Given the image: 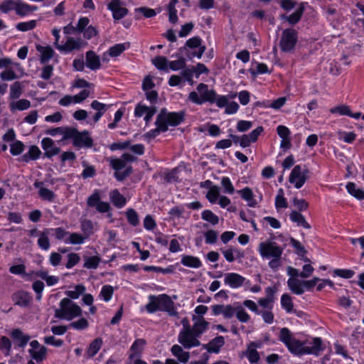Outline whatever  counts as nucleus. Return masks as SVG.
<instances>
[{
	"instance_id": "nucleus-1",
	"label": "nucleus",
	"mask_w": 364,
	"mask_h": 364,
	"mask_svg": "<svg viewBox=\"0 0 364 364\" xmlns=\"http://www.w3.org/2000/svg\"><path fill=\"white\" fill-rule=\"evenodd\" d=\"M279 339L285 345L291 354L296 356L304 355H318L323 350L322 341L320 338H307L301 341L287 328L280 329Z\"/></svg>"
},
{
	"instance_id": "nucleus-2",
	"label": "nucleus",
	"mask_w": 364,
	"mask_h": 364,
	"mask_svg": "<svg viewBox=\"0 0 364 364\" xmlns=\"http://www.w3.org/2000/svg\"><path fill=\"white\" fill-rule=\"evenodd\" d=\"M258 252L262 259H269L268 266L276 272L282 266L283 249L275 242L267 240L259 244Z\"/></svg>"
},
{
	"instance_id": "nucleus-3",
	"label": "nucleus",
	"mask_w": 364,
	"mask_h": 364,
	"mask_svg": "<svg viewBox=\"0 0 364 364\" xmlns=\"http://www.w3.org/2000/svg\"><path fill=\"white\" fill-rule=\"evenodd\" d=\"M0 68H4L0 73L3 81H12L24 76L25 71L19 63L14 62L9 57L0 58Z\"/></svg>"
},
{
	"instance_id": "nucleus-4",
	"label": "nucleus",
	"mask_w": 364,
	"mask_h": 364,
	"mask_svg": "<svg viewBox=\"0 0 364 364\" xmlns=\"http://www.w3.org/2000/svg\"><path fill=\"white\" fill-rule=\"evenodd\" d=\"M149 299V301L146 305V309L149 313L153 314L157 311H163L168 312L171 316L177 315L174 309V304L168 295L150 296Z\"/></svg>"
},
{
	"instance_id": "nucleus-5",
	"label": "nucleus",
	"mask_w": 364,
	"mask_h": 364,
	"mask_svg": "<svg viewBox=\"0 0 364 364\" xmlns=\"http://www.w3.org/2000/svg\"><path fill=\"white\" fill-rule=\"evenodd\" d=\"M82 309L77 304L71 301L69 298L63 299L59 304V307L55 311V317L72 321L80 317L82 315Z\"/></svg>"
},
{
	"instance_id": "nucleus-6",
	"label": "nucleus",
	"mask_w": 364,
	"mask_h": 364,
	"mask_svg": "<svg viewBox=\"0 0 364 364\" xmlns=\"http://www.w3.org/2000/svg\"><path fill=\"white\" fill-rule=\"evenodd\" d=\"M55 238L65 245H82L85 242V237L80 233L66 231L62 228H51Z\"/></svg>"
},
{
	"instance_id": "nucleus-7",
	"label": "nucleus",
	"mask_w": 364,
	"mask_h": 364,
	"mask_svg": "<svg viewBox=\"0 0 364 364\" xmlns=\"http://www.w3.org/2000/svg\"><path fill=\"white\" fill-rule=\"evenodd\" d=\"M182 323L183 327L178 336V343L188 349L199 346L198 336L191 329L188 321L184 318L182 321Z\"/></svg>"
},
{
	"instance_id": "nucleus-8",
	"label": "nucleus",
	"mask_w": 364,
	"mask_h": 364,
	"mask_svg": "<svg viewBox=\"0 0 364 364\" xmlns=\"http://www.w3.org/2000/svg\"><path fill=\"white\" fill-rule=\"evenodd\" d=\"M215 91L209 89L204 83H200L196 87V91L191 92L188 95V100L196 105H203L205 102H210L214 100Z\"/></svg>"
},
{
	"instance_id": "nucleus-9",
	"label": "nucleus",
	"mask_w": 364,
	"mask_h": 364,
	"mask_svg": "<svg viewBox=\"0 0 364 364\" xmlns=\"http://www.w3.org/2000/svg\"><path fill=\"white\" fill-rule=\"evenodd\" d=\"M134 160V156L130 154H124L120 159H110V165L115 170V177L122 181L128 176L131 169L126 168V163Z\"/></svg>"
},
{
	"instance_id": "nucleus-10",
	"label": "nucleus",
	"mask_w": 364,
	"mask_h": 364,
	"mask_svg": "<svg viewBox=\"0 0 364 364\" xmlns=\"http://www.w3.org/2000/svg\"><path fill=\"white\" fill-rule=\"evenodd\" d=\"M309 170L301 165L295 166L289 176V182L296 189L301 188L309 178Z\"/></svg>"
},
{
	"instance_id": "nucleus-11",
	"label": "nucleus",
	"mask_w": 364,
	"mask_h": 364,
	"mask_svg": "<svg viewBox=\"0 0 364 364\" xmlns=\"http://www.w3.org/2000/svg\"><path fill=\"white\" fill-rule=\"evenodd\" d=\"M296 43V31L292 28L284 30L279 43L282 50L286 53L292 51L294 49Z\"/></svg>"
},
{
	"instance_id": "nucleus-12",
	"label": "nucleus",
	"mask_w": 364,
	"mask_h": 364,
	"mask_svg": "<svg viewBox=\"0 0 364 364\" xmlns=\"http://www.w3.org/2000/svg\"><path fill=\"white\" fill-rule=\"evenodd\" d=\"M129 48L130 43L129 42L114 44L102 53L101 56L102 61L108 63L111 59L114 60Z\"/></svg>"
},
{
	"instance_id": "nucleus-13",
	"label": "nucleus",
	"mask_w": 364,
	"mask_h": 364,
	"mask_svg": "<svg viewBox=\"0 0 364 364\" xmlns=\"http://www.w3.org/2000/svg\"><path fill=\"white\" fill-rule=\"evenodd\" d=\"M224 284L231 289H235L245 285H249L250 281L238 273L229 272L224 274Z\"/></svg>"
},
{
	"instance_id": "nucleus-14",
	"label": "nucleus",
	"mask_w": 364,
	"mask_h": 364,
	"mask_svg": "<svg viewBox=\"0 0 364 364\" xmlns=\"http://www.w3.org/2000/svg\"><path fill=\"white\" fill-rule=\"evenodd\" d=\"M186 46L190 49L188 55L190 58H200L205 50V46L201 44V39L198 37H193L188 39Z\"/></svg>"
},
{
	"instance_id": "nucleus-15",
	"label": "nucleus",
	"mask_w": 364,
	"mask_h": 364,
	"mask_svg": "<svg viewBox=\"0 0 364 364\" xmlns=\"http://www.w3.org/2000/svg\"><path fill=\"white\" fill-rule=\"evenodd\" d=\"M26 280H33L38 277L43 279L46 284L48 287L54 286L59 282V278L54 275H48V272L46 270H38V271H32L29 272V274H26L24 275Z\"/></svg>"
},
{
	"instance_id": "nucleus-16",
	"label": "nucleus",
	"mask_w": 364,
	"mask_h": 364,
	"mask_svg": "<svg viewBox=\"0 0 364 364\" xmlns=\"http://www.w3.org/2000/svg\"><path fill=\"white\" fill-rule=\"evenodd\" d=\"M90 96V91L83 90L75 95H65L58 101V104L63 107H68L72 105L80 104Z\"/></svg>"
},
{
	"instance_id": "nucleus-17",
	"label": "nucleus",
	"mask_w": 364,
	"mask_h": 364,
	"mask_svg": "<svg viewBox=\"0 0 364 364\" xmlns=\"http://www.w3.org/2000/svg\"><path fill=\"white\" fill-rule=\"evenodd\" d=\"M157 118L166 127V130L168 126H176L181 123L183 120V115L180 113L176 112H168L167 113L164 110H162L158 115Z\"/></svg>"
},
{
	"instance_id": "nucleus-18",
	"label": "nucleus",
	"mask_w": 364,
	"mask_h": 364,
	"mask_svg": "<svg viewBox=\"0 0 364 364\" xmlns=\"http://www.w3.org/2000/svg\"><path fill=\"white\" fill-rule=\"evenodd\" d=\"M30 346L31 348L28 350V353L33 360L40 363L46 358L47 348L41 346L38 341H32L30 343Z\"/></svg>"
},
{
	"instance_id": "nucleus-19",
	"label": "nucleus",
	"mask_w": 364,
	"mask_h": 364,
	"mask_svg": "<svg viewBox=\"0 0 364 364\" xmlns=\"http://www.w3.org/2000/svg\"><path fill=\"white\" fill-rule=\"evenodd\" d=\"M263 132V127L259 126L255 129H253L250 134L241 135V139L239 145L242 148H246L250 146L251 144L255 143L257 141L259 136L262 134Z\"/></svg>"
},
{
	"instance_id": "nucleus-20",
	"label": "nucleus",
	"mask_w": 364,
	"mask_h": 364,
	"mask_svg": "<svg viewBox=\"0 0 364 364\" xmlns=\"http://www.w3.org/2000/svg\"><path fill=\"white\" fill-rule=\"evenodd\" d=\"M83 42L80 38L69 37L63 44L58 46V50L63 53H69L75 50H78L82 47Z\"/></svg>"
},
{
	"instance_id": "nucleus-21",
	"label": "nucleus",
	"mask_w": 364,
	"mask_h": 364,
	"mask_svg": "<svg viewBox=\"0 0 364 364\" xmlns=\"http://www.w3.org/2000/svg\"><path fill=\"white\" fill-rule=\"evenodd\" d=\"M156 113V109L153 107H148L139 104L134 109V115L136 117H144L146 124H148Z\"/></svg>"
},
{
	"instance_id": "nucleus-22",
	"label": "nucleus",
	"mask_w": 364,
	"mask_h": 364,
	"mask_svg": "<svg viewBox=\"0 0 364 364\" xmlns=\"http://www.w3.org/2000/svg\"><path fill=\"white\" fill-rule=\"evenodd\" d=\"M35 188L38 190V196L43 200L53 202L55 198L54 192L45 186L42 181H36L33 184Z\"/></svg>"
},
{
	"instance_id": "nucleus-23",
	"label": "nucleus",
	"mask_w": 364,
	"mask_h": 364,
	"mask_svg": "<svg viewBox=\"0 0 364 364\" xmlns=\"http://www.w3.org/2000/svg\"><path fill=\"white\" fill-rule=\"evenodd\" d=\"M73 146L76 147H90L92 144V140L86 132H79L77 130L75 132L73 141Z\"/></svg>"
},
{
	"instance_id": "nucleus-24",
	"label": "nucleus",
	"mask_w": 364,
	"mask_h": 364,
	"mask_svg": "<svg viewBox=\"0 0 364 364\" xmlns=\"http://www.w3.org/2000/svg\"><path fill=\"white\" fill-rule=\"evenodd\" d=\"M41 146L48 158H51L60 152V149L55 146L53 140L48 137L41 140Z\"/></svg>"
},
{
	"instance_id": "nucleus-25",
	"label": "nucleus",
	"mask_w": 364,
	"mask_h": 364,
	"mask_svg": "<svg viewBox=\"0 0 364 364\" xmlns=\"http://www.w3.org/2000/svg\"><path fill=\"white\" fill-rule=\"evenodd\" d=\"M192 320L193 321V324L191 330L198 337L208 330L209 323L203 317H196V316L193 315Z\"/></svg>"
},
{
	"instance_id": "nucleus-26",
	"label": "nucleus",
	"mask_w": 364,
	"mask_h": 364,
	"mask_svg": "<svg viewBox=\"0 0 364 364\" xmlns=\"http://www.w3.org/2000/svg\"><path fill=\"white\" fill-rule=\"evenodd\" d=\"M50 235H53L51 228H46L38 232L37 243L41 250L47 251L50 249V243L49 237Z\"/></svg>"
},
{
	"instance_id": "nucleus-27",
	"label": "nucleus",
	"mask_w": 364,
	"mask_h": 364,
	"mask_svg": "<svg viewBox=\"0 0 364 364\" xmlns=\"http://www.w3.org/2000/svg\"><path fill=\"white\" fill-rule=\"evenodd\" d=\"M224 344V338L222 336H219L213 338L208 343L203 345L202 348L210 353H218Z\"/></svg>"
},
{
	"instance_id": "nucleus-28",
	"label": "nucleus",
	"mask_w": 364,
	"mask_h": 364,
	"mask_svg": "<svg viewBox=\"0 0 364 364\" xmlns=\"http://www.w3.org/2000/svg\"><path fill=\"white\" fill-rule=\"evenodd\" d=\"M237 193L249 207L255 208L258 205V201L255 198V194L250 188L245 187L237 191Z\"/></svg>"
},
{
	"instance_id": "nucleus-29",
	"label": "nucleus",
	"mask_w": 364,
	"mask_h": 364,
	"mask_svg": "<svg viewBox=\"0 0 364 364\" xmlns=\"http://www.w3.org/2000/svg\"><path fill=\"white\" fill-rule=\"evenodd\" d=\"M11 336L15 344L20 348H24L30 341V336L25 334L18 328L14 329L11 332Z\"/></svg>"
},
{
	"instance_id": "nucleus-30",
	"label": "nucleus",
	"mask_w": 364,
	"mask_h": 364,
	"mask_svg": "<svg viewBox=\"0 0 364 364\" xmlns=\"http://www.w3.org/2000/svg\"><path fill=\"white\" fill-rule=\"evenodd\" d=\"M38 10V6L30 5L21 0H17L16 6V14L20 16H26L31 13Z\"/></svg>"
},
{
	"instance_id": "nucleus-31",
	"label": "nucleus",
	"mask_w": 364,
	"mask_h": 364,
	"mask_svg": "<svg viewBox=\"0 0 364 364\" xmlns=\"http://www.w3.org/2000/svg\"><path fill=\"white\" fill-rule=\"evenodd\" d=\"M259 346L256 343H251L247 348L245 352H244V355L247 358L248 361L251 364H258L259 360V355L257 350V348H259Z\"/></svg>"
},
{
	"instance_id": "nucleus-32",
	"label": "nucleus",
	"mask_w": 364,
	"mask_h": 364,
	"mask_svg": "<svg viewBox=\"0 0 364 364\" xmlns=\"http://www.w3.org/2000/svg\"><path fill=\"white\" fill-rule=\"evenodd\" d=\"M86 66L92 70H99L101 67L100 57L92 50L86 53Z\"/></svg>"
},
{
	"instance_id": "nucleus-33",
	"label": "nucleus",
	"mask_w": 364,
	"mask_h": 364,
	"mask_svg": "<svg viewBox=\"0 0 364 364\" xmlns=\"http://www.w3.org/2000/svg\"><path fill=\"white\" fill-rule=\"evenodd\" d=\"M287 285L291 291L296 295H301L305 291L304 282L297 278H289Z\"/></svg>"
},
{
	"instance_id": "nucleus-34",
	"label": "nucleus",
	"mask_w": 364,
	"mask_h": 364,
	"mask_svg": "<svg viewBox=\"0 0 364 364\" xmlns=\"http://www.w3.org/2000/svg\"><path fill=\"white\" fill-rule=\"evenodd\" d=\"M221 252L225 259L228 262H232L237 259H241L244 257L243 252L238 248L230 247L226 250H221Z\"/></svg>"
},
{
	"instance_id": "nucleus-35",
	"label": "nucleus",
	"mask_w": 364,
	"mask_h": 364,
	"mask_svg": "<svg viewBox=\"0 0 364 364\" xmlns=\"http://www.w3.org/2000/svg\"><path fill=\"white\" fill-rule=\"evenodd\" d=\"M146 345L144 339H137L132 345L130 348L129 360H134L139 358L143 351L144 347Z\"/></svg>"
},
{
	"instance_id": "nucleus-36",
	"label": "nucleus",
	"mask_w": 364,
	"mask_h": 364,
	"mask_svg": "<svg viewBox=\"0 0 364 364\" xmlns=\"http://www.w3.org/2000/svg\"><path fill=\"white\" fill-rule=\"evenodd\" d=\"M36 50L40 53V59L42 63H46L52 58L54 50L50 46L37 45Z\"/></svg>"
},
{
	"instance_id": "nucleus-37",
	"label": "nucleus",
	"mask_w": 364,
	"mask_h": 364,
	"mask_svg": "<svg viewBox=\"0 0 364 364\" xmlns=\"http://www.w3.org/2000/svg\"><path fill=\"white\" fill-rule=\"evenodd\" d=\"M173 355L176 357L181 363H186L188 361L190 355L189 353L183 350L182 347L178 345H173L171 349Z\"/></svg>"
},
{
	"instance_id": "nucleus-38",
	"label": "nucleus",
	"mask_w": 364,
	"mask_h": 364,
	"mask_svg": "<svg viewBox=\"0 0 364 364\" xmlns=\"http://www.w3.org/2000/svg\"><path fill=\"white\" fill-rule=\"evenodd\" d=\"M109 198L112 203L119 208H121L126 205V198L117 189L110 192Z\"/></svg>"
},
{
	"instance_id": "nucleus-39",
	"label": "nucleus",
	"mask_w": 364,
	"mask_h": 364,
	"mask_svg": "<svg viewBox=\"0 0 364 364\" xmlns=\"http://www.w3.org/2000/svg\"><path fill=\"white\" fill-rule=\"evenodd\" d=\"M181 262L183 266L191 268H199L202 265L199 258L191 255H183Z\"/></svg>"
},
{
	"instance_id": "nucleus-40",
	"label": "nucleus",
	"mask_w": 364,
	"mask_h": 364,
	"mask_svg": "<svg viewBox=\"0 0 364 364\" xmlns=\"http://www.w3.org/2000/svg\"><path fill=\"white\" fill-rule=\"evenodd\" d=\"M114 292V287L109 284H106L102 287L98 297L100 300L109 302L112 299Z\"/></svg>"
},
{
	"instance_id": "nucleus-41",
	"label": "nucleus",
	"mask_w": 364,
	"mask_h": 364,
	"mask_svg": "<svg viewBox=\"0 0 364 364\" xmlns=\"http://www.w3.org/2000/svg\"><path fill=\"white\" fill-rule=\"evenodd\" d=\"M348 193L358 200L364 199V191L358 188L353 182H348L346 186Z\"/></svg>"
},
{
	"instance_id": "nucleus-42",
	"label": "nucleus",
	"mask_w": 364,
	"mask_h": 364,
	"mask_svg": "<svg viewBox=\"0 0 364 364\" xmlns=\"http://www.w3.org/2000/svg\"><path fill=\"white\" fill-rule=\"evenodd\" d=\"M290 219L292 222L296 223L298 226H301L305 229H309L310 225L306 221L304 217L297 211L293 210L290 213Z\"/></svg>"
},
{
	"instance_id": "nucleus-43",
	"label": "nucleus",
	"mask_w": 364,
	"mask_h": 364,
	"mask_svg": "<svg viewBox=\"0 0 364 364\" xmlns=\"http://www.w3.org/2000/svg\"><path fill=\"white\" fill-rule=\"evenodd\" d=\"M31 107V102L26 99L18 100L10 102L9 107L12 112L16 110L23 111L28 109Z\"/></svg>"
},
{
	"instance_id": "nucleus-44",
	"label": "nucleus",
	"mask_w": 364,
	"mask_h": 364,
	"mask_svg": "<svg viewBox=\"0 0 364 364\" xmlns=\"http://www.w3.org/2000/svg\"><path fill=\"white\" fill-rule=\"evenodd\" d=\"M102 346V340L100 338H95L89 346L87 350V355L89 358L94 357L100 350Z\"/></svg>"
},
{
	"instance_id": "nucleus-45",
	"label": "nucleus",
	"mask_w": 364,
	"mask_h": 364,
	"mask_svg": "<svg viewBox=\"0 0 364 364\" xmlns=\"http://www.w3.org/2000/svg\"><path fill=\"white\" fill-rule=\"evenodd\" d=\"M86 288L83 284L75 286L73 289L68 290L65 294L72 299H77L85 292Z\"/></svg>"
},
{
	"instance_id": "nucleus-46",
	"label": "nucleus",
	"mask_w": 364,
	"mask_h": 364,
	"mask_svg": "<svg viewBox=\"0 0 364 364\" xmlns=\"http://www.w3.org/2000/svg\"><path fill=\"white\" fill-rule=\"evenodd\" d=\"M80 228L82 232L81 235L85 237V240L94 232V225L91 220L82 221Z\"/></svg>"
},
{
	"instance_id": "nucleus-47",
	"label": "nucleus",
	"mask_w": 364,
	"mask_h": 364,
	"mask_svg": "<svg viewBox=\"0 0 364 364\" xmlns=\"http://www.w3.org/2000/svg\"><path fill=\"white\" fill-rule=\"evenodd\" d=\"M288 206L287 198L282 188H279L275 197V208L277 210L287 208Z\"/></svg>"
},
{
	"instance_id": "nucleus-48",
	"label": "nucleus",
	"mask_w": 364,
	"mask_h": 364,
	"mask_svg": "<svg viewBox=\"0 0 364 364\" xmlns=\"http://www.w3.org/2000/svg\"><path fill=\"white\" fill-rule=\"evenodd\" d=\"M220 188L217 186L210 187L206 198L210 203H216L220 198Z\"/></svg>"
},
{
	"instance_id": "nucleus-49",
	"label": "nucleus",
	"mask_w": 364,
	"mask_h": 364,
	"mask_svg": "<svg viewBox=\"0 0 364 364\" xmlns=\"http://www.w3.org/2000/svg\"><path fill=\"white\" fill-rule=\"evenodd\" d=\"M282 308L286 311L287 313H291L293 311L294 304L292 299L290 295L287 294H282L281 297Z\"/></svg>"
},
{
	"instance_id": "nucleus-50",
	"label": "nucleus",
	"mask_w": 364,
	"mask_h": 364,
	"mask_svg": "<svg viewBox=\"0 0 364 364\" xmlns=\"http://www.w3.org/2000/svg\"><path fill=\"white\" fill-rule=\"evenodd\" d=\"M156 129H151L146 134V137L149 139H153L157 136L160 132H164L166 131V127L165 124H162L161 122L157 118L156 121Z\"/></svg>"
},
{
	"instance_id": "nucleus-51",
	"label": "nucleus",
	"mask_w": 364,
	"mask_h": 364,
	"mask_svg": "<svg viewBox=\"0 0 364 364\" xmlns=\"http://www.w3.org/2000/svg\"><path fill=\"white\" fill-rule=\"evenodd\" d=\"M152 63L155 67L161 70H168V60L164 56H158L152 59Z\"/></svg>"
},
{
	"instance_id": "nucleus-52",
	"label": "nucleus",
	"mask_w": 364,
	"mask_h": 364,
	"mask_svg": "<svg viewBox=\"0 0 364 364\" xmlns=\"http://www.w3.org/2000/svg\"><path fill=\"white\" fill-rule=\"evenodd\" d=\"M201 218L203 220L210 223L213 225H215L219 222V218L210 210H205L201 213Z\"/></svg>"
},
{
	"instance_id": "nucleus-53",
	"label": "nucleus",
	"mask_w": 364,
	"mask_h": 364,
	"mask_svg": "<svg viewBox=\"0 0 364 364\" xmlns=\"http://www.w3.org/2000/svg\"><path fill=\"white\" fill-rule=\"evenodd\" d=\"M302 13V9H298L294 13H292L291 15L288 16L285 15H282L281 18L282 20L287 21L290 24H295L300 20Z\"/></svg>"
},
{
	"instance_id": "nucleus-54",
	"label": "nucleus",
	"mask_w": 364,
	"mask_h": 364,
	"mask_svg": "<svg viewBox=\"0 0 364 364\" xmlns=\"http://www.w3.org/2000/svg\"><path fill=\"white\" fill-rule=\"evenodd\" d=\"M36 25L37 21L30 20L17 23L16 28L19 31L26 32L33 30L34 28H36Z\"/></svg>"
},
{
	"instance_id": "nucleus-55",
	"label": "nucleus",
	"mask_w": 364,
	"mask_h": 364,
	"mask_svg": "<svg viewBox=\"0 0 364 364\" xmlns=\"http://www.w3.org/2000/svg\"><path fill=\"white\" fill-rule=\"evenodd\" d=\"M237 320L242 323H247L250 320V316L247 314L243 306H237L235 314Z\"/></svg>"
},
{
	"instance_id": "nucleus-56",
	"label": "nucleus",
	"mask_w": 364,
	"mask_h": 364,
	"mask_svg": "<svg viewBox=\"0 0 364 364\" xmlns=\"http://www.w3.org/2000/svg\"><path fill=\"white\" fill-rule=\"evenodd\" d=\"M17 0H5L0 3V11L7 14L11 11H16Z\"/></svg>"
},
{
	"instance_id": "nucleus-57",
	"label": "nucleus",
	"mask_w": 364,
	"mask_h": 364,
	"mask_svg": "<svg viewBox=\"0 0 364 364\" xmlns=\"http://www.w3.org/2000/svg\"><path fill=\"white\" fill-rule=\"evenodd\" d=\"M41 154V151L38 146H31L28 151L23 155V158L26 161L28 160H36L40 157Z\"/></svg>"
},
{
	"instance_id": "nucleus-58",
	"label": "nucleus",
	"mask_w": 364,
	"mask_h": 364,
	"mask_svg": "<svg viewBox=\"0 0 364 364\" xmlns=\"http://www.w3.org/2000/svg\"><path fill=\"white\" fill-rule=\"evenodd\" d=\"M22 94V86L19 82H15L10 86L9 97L15 100L20 97Z\"/></svg>"
},
{
	"instance_id": "nucleus-59",
	"label": "nucleus",
	"mask_w": 364,
	"mask_h": 364,
	"mask_svg": "<svg viewBox=\"0 0 364 364\" xmlns=\"http://www.w3.org/2000/svg\"><path fill=\"white\" fill-rule=\"evenodd\" d=\"M69 326L75 330L82 331L88 328L89 323L86 318H80L78 320L71 322Z\"/></svg>"
},
{
	"instance_id": "nucleus-60",
	"label": "nucleus",
	"mask_w": 364,
	"mask_h": 364,
	"mask_svg": "<svg viewBox=\"0 0 364 364\" xmlns=\"http://www.w3.org/2000/svg\"><path fill=\"white\" fill-rule=\"evenodd\" d=\"M76 131H77V129H75L74 128L63 127L62 134H61L62 138L60 139V141L63 142V141H65L67 140H72V141H73Z\"/></svg>"
},
{
	"instance_id": "nucleus-61",
	"label": "nucleus",
	"mask_w": 364,
	"mask_h": 364,
	"mask_svg": "<svg viewBox=\"0 0 364 364\" xmlns=\"http://www.w3.org/2000/svg\"><path fill=\"white\" fill-rule=\"evenodd\" d=\"M338 137L339 140L350 144L355 139L356 134L353 132L340 131L338 132Z\"/></svg>"
},
{
	"instance_id": "nucleus-62",
	"label": "nucleus",
	"mask_w": 364,
	"mask_h": 364,
	"mask_svg": "<svg viewBox=\"0 0 364 364\" xmlns=\"http://www.w3.org/2000/svg\"><path fill=\"white\" fill-rule=\"evenodd\" d=\"M16 304L20 306H26L30 301V296L23 291H19L14 295Z\"/></svg>"
},
{
	"instance_id": "nucleus-63",
	"label": "nucleus",
	"mask_w": 364,
	"mask_h": 364,
	"mask_svg": "<svg viewBox=\"0 0 364 364\" xmlns=\"http://www.w3.org/2000/svg\"><path fill=\"white\" fill-rule=\"evenodd\" d=\"M11 349V341L6 336H1L0 338V350L6 355L10 353Z\"/></svg>"
},
{
	"instance_id": "nucleus-64",
	"label": "nucleus",
	"mask_w": 364,
	"mask_h": 364,
	"mask_svg": "<svg viewBox=\"0 0 364 364\" xmlns=\"http://www.w3.org/2000/svg\"><path fill=\"white\" fill-rule=\"evenodd\" d=\"M80 260V257L77 253H69L67 255V262L65 264V267L67 269H71L75 265H77Z\"/></svg>"
}]
</instances>
